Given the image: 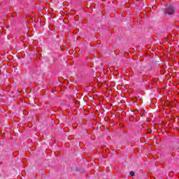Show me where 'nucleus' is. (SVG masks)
<instances>
[{
  "instance_id": "obj_2",
  "label": "nucleus",
  "mask_w": 179,
  "mask_h": 179,
  "mask_svg": "<svg viewBox=\"0 0 179 179\" xmlns=\"http://www.w3.org/2000/svg\"><path fill=\"white\" fill-rule=\"evenodd\" d=\"M130 176H131V177H134V176H135V172L131 171L130 172Z\"/></svg>"
},
{
  "instance_id": "obj_1",
  "label": "nucleus",
  "mask_w": 179,
  "mask_h": 179,
  "mask_svg": "<svg viewBox=\"0 0 179 179\" xmlns=\"http://www.w3.org/2000/svg\"><path fill=\"white\" fill-rule=\"evenodd\" d=\"M164 12L165 15H169V16L171 15H174V13H176V7H174V6L170 4L164 8Z\"/></svg>"
}]
</instances>
